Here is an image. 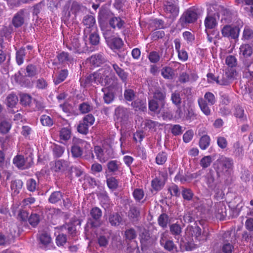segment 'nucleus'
<instances>
[{"instance_id":"f257e3e1","label":"nucleus","mask_w":253,"mask_h":253,"mask_svg":"<svg viewBox=\"0 0 253 253\" xmlns=\"http://www.w3.org/2000/svg\"><path fill=\"white\" fill-rule=\"evenodd\" d=\"M97 84L109 87L117 84V78L110 67L105 66L96 72Z\"/></svg>"},{"instance_id":"f03ea898","label":"nucleus","mask_w":253,"mask_h":253,"mask_svg":"<svg viewBox=\"0 0 253 253\" xmlns=\"http://www.w3.org/2000/svg\"><path fill=\"white\" fill-rule=\"evenodd\" d=\"M220 176V174L212 169L207 170L206 174L203 176V178L209 191L216 193L218 192L220 187L218 179Z\"/></svg>"},{"instance_id":"7ed1b4c3","label":"nucleus","mask_w":253,"mask_h":253,"mask_svg":"<svg viewBox=\"0 0 253 253\" xmlns=\"http://www.w3.org/2000/svg\"><path fill=\"white\" fill-rule=\"evenodd\" d=\"M216 171L220 174L228 175L233 166V160L229 158L221 156L216 161Z\"/></svg>"},{"instance_id":"20e7f679","label":"nucleus","mask_w":253,"mask_h":253,"mask_svg":"<svg viewBox=\"0 0 253 253\" xmlns=\"http://www.w3.org/2000/svg\"><path fill=\"white\" fill-rule=\"evenodd\" d=\"M199 15L197 8L191 7L182 14L179 19V23L183 27L189 24L194 23L198 19Z\"/></svg>"},{"instance_id":"39448f33","label":"nucleus","mask_w":253,"mask_h":253,"mask_svg":"<svg viewBox=\"0 0 253 253\" xmlns=\"http://www.w3.org/2000/svg\"><path fill=\"white\" fill-rule=\"evenodd\" d=\"M236 75L237 72L235 69L228 68L217 76V84L221 85H228L233 81Z\"/></svg>"},{"instance_id":"423d86ee","label":"nucleus","mask_w":253,"mask_h":253,"mask_svg":"<svg viewBox=\"0 0 253 253\" xmlns=\"http://www.w3.org/2000/svg\"><path fill=\"white\" fill-rule=\"evenodd\" d=\"M223 243L222 251L224 253H231L234 249V244L236 238L232 231H227L223 235Z\"/></svg>"},{"instance_id":"0eeeda50","label":"nucleus","mask_w":253,"mask_h":253,"mask_svg":"<svg viewBox=\"0 0 253 253\" xmlns=\"http://www.w3.org/2000/svg\"><path fill=\"white\" fill-rule=\"evenodd\" d=\"M13 164L20 169H26L33 164V158L31 156L25 158L23 155H17L13 159Z\"/></svg>"},{"instance_id":"6e6552de","label":"nucleus","mask_w":253,"mask_h":253,"mask_svg":"<svg viewBox=\"0 0 253 253\" xmlns=\"http://www.w3.org/2000/svg\"><path fill=\"white\" fill-rule=\"evenodd\" d=\"M164 10L166 14L170 18H176L179 13V7L175 0H169L165 1Z\"/></svg>"},{"instance_id":"1a4fd4ad","label":"nucleus","mask_w":253,"mask_h":253,"mask_svg":"<svg viewBox=\"0 0 253 253\" xmlns=\"http://www.w3.org/2000/svg\"><path fill=\"white\" fill-rule=\"evenodd\" d=\"M102 214V211L99 208L94 207L90 210V217L89 218L88 223L91 227H97L101 225L100 219Z\"/></svg>"},{"instance_id":"9d476101","label":"nucleus","mask_w":253,"mask_h":253,"mask_svg":"<svg viewBox=\"0 0 253 253\" xmlns=\"http://www.w3.org/2000/svg\"><path fill=\"white\" fill-rule=\"evenodd\" d=\"M239 33L240 29L237 26L225 25L221 30V33L223 37L231 39H238Z\"/></svg>"},{"instance_id":"9b49d317","label":"nucleus","mask_w":253,"mask_h":253,"mask_svg":"<svg viewBox=\"0 0 253 253\" xmlns=\"http://www.w3.org/2000/svg\"><path fill=\"white\" fill-rule=\"evenodd\" d=\"M83 23L85 26L84 30V35L86 38L87 36L88 33H89L91 30L93 31L97 30L95 18L91 15H85L84 17Z\"/></svg>"},{"instance_id":"f8f14e48","label":"nucleus","mask_w":253,"mask_h":253,"mask_svg":"<svg viewBox=\"0 0 253 253\" xmlns=\"http://www.w3.org/2000/svg\"><path fill=\"white\" fill-rule=\"evenodd\" d=\"M147 57L150 62L153 64L157 63L160 60L162 61L167 58L166 50L165 52L164 48H161L159 51H152L149 53Z\"/></svg>"},{"instance_id":"ddd939ff","label":"nucleus","mask_w":253,"mask_h":253,"mask_svg":"<svg viewBox=\"0 0 253 253\" xmlns=\"http://www.w3.org/2000/svg\"><path fill=\"white\" fill-rule=\"evenodd\" d=\"M160 243L164 249L169 252L176 249V246L172 240L169 238V234L167 232L162 233L161 235Z\"/></svg>"},{"instance_id":"4468645a","label":"nucleus","mask_w":253,"mask_h":253,"mask_svg":"<svg viewBox=\"0 0 253 253\" xmlns=\"http://www.w3.org/2000/svg\"><path fill=\"white\" fill-rule=\"evenodd\" d=\"M109 25L114 30H122L125 28L126 22L125 17L115 16L110 20Z\"/></svg>"},{"instance_id":"2eb2a0df","label":"nucleus","mask_w":253,"mask_h":253,"mask_svg":"<svg viewBox=\"0 0 253 253\" xmlns=\"http://www.w3.org/2000/svg\"><path fill=\"white\" fill-rule=\"evenodd\" d=\"M166 91L160 88L156 89L153 93V99L158 101L162 108L166 104Z\"/></svg>"},{"instance_id":"dca6fc26","label":"nucleus","mask_w":253,"mask_h":253,"mask_svg":"<svg viewBox=\"0 0 253 253\" xmlns=\"http://www.w3.org/2000/svg\"><path fill=\"white\" fill-rule=\"evenodd\" d=\"M214 214L216 218L222 220L226 216V208L224 203L219 202L215 205Z\"/></svg>"},{"instance_id":"f3484780","label":"nucleus","mask_w":253,"mask_h":253,"mask_svg":"<svg viewBox=\"0 0 253 253\" xmlns=\"http://www.w3.org/2000/svg\"><path fill=\"white\" fill-rule=\"evenodd\" d=\"M111 65L113 70L122 82L126 84L127 81L128 73L115 63H112Z\"/></svg>"},{"instance_id":"a211bd4d","label":"nucleus","mask_w":253,"mask_h":253,"mask_svg":"<svg viewBox=\"0 0 253 253\" xmlns=\"http://www.w3.org/2000/svg\"><path fill=\"white\" fill-rule=\"evenodd\" d=\"M25 17V11L24 9L20 10L16 13L12 19V24L15 28L21 27L24 23Z\"/></svg>"},{"instance_id":"6ab92c4d","label":"nucleus","mask_w":253,"mask_h":253,"mask_svg":"<svg viewBox=\"0 0 253 253\" xmlns=\"http://www.w3.org/2000/svg\"><path fill=\"white\" fill-rule=\"evenodd\" d=\"M69 164V162L67 161L58 160L55 162L53 169L56 172L62 173L68 169Z\"/></svg>"},{"instance_id":"aec40b11","label":"nucleus","mask_w":253,"mask_h":253,"mask_svg":"<svg viewBox=\"0 0 253 253\" xmlns=\"http://www.w3.org/2000/svg\"><path fill=\"white\" fill-rule=\"evenodd\" d=\"M113 16L114 14L110 10L105 8L101 9L98 13V21L100 23H103L108 21L109 23L110 20Z\"/></svg>"},{"instance_id":"412c9836","label":"nucleus","mask_w":253,"mask_h":253,"mask_svg":"<svg viewBox=\"0 0 253 253\" xmlns=\"http://www.w3.org/2000/svg\"><path fill=\"white\" fill-rule=\"evenodd\" d=\"M40 247L44 249H46L50 246L51 243V238L47 233H42L40 235L39 237Z\"/></svg>"},{"instance_id":"4be33fe9","label":"nucleus","mask_w":253,"mask_h":253,"mask_svg":"<svg viewBox=\"0 0 253 253\" xmlns=\"http://www.w3.org/2000/svg\"><path fill=\"white\" fill-rule=\"evenodd\" d=\"M165 184V181L162 176L156 177L151 181V186L156 191L161 190Z\"/></svg>"},{"instance_id":"5701e85b","label":"nucleus","mask_w":253,"mask_h":253,"mask_svg":"<svg viewBox=\"0 0 253 253\" xmlns=\"http://www.w3.org/2000/svg\"><path fill=\"white\" fill-rule=\"evenodd\" d=\"M80 81L81 85L84 87L92 85L93 84H97L96 72L88 75L85 79H81Z\"/></svg>"},{"instance_id":"b1692460","label":"nucleus","mask_w":253,"mask_h":253,"mask_svg":"<svg viewBox=\"0 0 253 253\" xmlns=\"http://www.w3.org/2000/svg\"><path fill=\"white\" fill-rule=\"evenodd\" d=\"M107 43L112 49H119L123 45L122 40L116 36L107 42Z\"/></svg>"},{"instance_id":"393cba45","label":"nucleus","mask_w":253,"mask_h":253,"mask_svg":"<svg viewBox=\"0 0 253 253\" xmlns=\"http://www.w3.org/2000/svg\"><path fill=\"white\" fill-rule=\"evenodd\" d=\"M108 221L112 226H118L122 223L123 218L119 213H112L109 215Z\"/></svg>"},{"instance_id":"a878e982","label":"nucleus","mask_w":253,"mask_h":253,"mask_svg":"<svg viewBox=\"0 0 253 253\" xmlns=\"http://www.w3.org/2000/svg\"><path fill=\"white\" fill-rule=\"evenodd\" d=\"M57 58L60 63L71 64L73 63L74 58L71 55L66 52H62L58 54Z\"/></svg>"},{"instance_id":"bb28decb","label":"nucleus","mask_w":253,"mask_h":253,"mask_svg":"<svg viewBox=\"0 0 253 253\" xmlns=\"http://www.w3.org/2000/svg\"><path fill=\"white\" fill-rule=\"evenodd\" d=\"M68 75V71L67 69L61 70L55 77H53V81L55 85H58L63 82Z\"/></svg>"},{"instance_id":"cd10ccee","label":"nucleus","mask_w":253,"mask_h":253,"mask_svg":"<svg viewBox=\"0 0 253 253\" xmlns=\"http://www.w3.org/2000/svg\"><path fill=\"white\" fill-rule=\"evenodd\" d=\"M107 166L109 172L115 173L121 171V163L117 160L109 161Z\"/></svg>"},{"instance_id":"c85d7f7f","label":"nucleus","mask_w":253,"mask_h":253,"mask_svg":"<svg viewBox=\"0 0 253 253\" xmlns=\"http://www.w3.org/2000/svg\"><path fill=\"white\" fill-rule=\"evenodd\" d=\"M105 61V58L102 54H95L90 57L89 62L94 67L99 66Z\"/></svg>"},{"instance_id":"c756f323","label":"nucleus","mask_w":253,"mask_h":253,"mask_svg":"<svg viewBox=\"0 0 253 253\" xmlns=\"http://www.w3.org/2000/svg\"><path fill=\"white\" fill-rule=\"evenodd\" d=\"M131 106L135 109L136 111L141 110L144 111L146 110V103L140 99H135L131 102Z\"/></svg>"},{"instance_id":"7c9ffc66","label":"nucleus","mask_w":253,"mask_h":253,"mask_svg":"<svg viewBox=\"0 0 253 253\" xmlns=\"http://www.w3.org/2000/svg\"><path fill=\"white\" fill-rule=\"evenodd\" d=\"M205 26L206 30L213 29L217 25V21L214 17L211 15H208L205 19Z\"/></svg>"},{"instance_id":"2f4dec72","label":"nucleus","mask_w":253,"mask_h":253,"mask_svg":"<svg viewBox=\"0 0 253 253\" xmlns=\"http://www.w3.org/2000/svg\"><path fill=\"white\" fill-rule=\"evenodd\" d=\"M198 103L202 112L206 116H210L211 114V110L209 105L206 102L203 98L201 97L198 99Z\"/></svg>"},{"instance_id":"473e14b6","label":"nucleus","mask_w":253,"mask_h":253,"mask_svg":"<svg viewBox=\"0 0 253 253\" xmlns=\"http://www.w3.org/2000/svg\"><path fill=\"white\" fill-rule=\"evenodd\" d=\"M68 48L70 50H73L74 53H80L82 51L81 44L78 38H73L71 40V42Z\"/></svg>"},{"instance_id":"72a5a7b5","label":"nucleus","mask_w":253,"mask_h":253,"mask_svg":"<svg viewBox=\"0 0 253 253\" xmlns=\"http://www.w3.org/2000/svg\"><path fill=\"white\" fill-rule=\"evenodd\" d=\"M253 53V48L249 44H244L240 47V54L243 55L244 57H248L251 56Z\"/></svg>"},{"instance_id":"f704fd0d","label":"nucleus","mask_w":253,"mask_h":253,"mask_svg":"<svg viewBox=\"0 0 253 253\" xmlns=\"http://www.w3.org/2000/svg\"><path fill=\"white\" fill-rule=\"evenodd\" d=\"M142 125L144 126V129L151 131H155L156 127L158 126V123L151 120L144 121Z\"/></svg>"},{"instance_id":"c9c22d12","label":"nucleus","mask_w":253,"mask_h":253,"mask_svg":"<svg viewBox=\"0 0 253 253\" xmlns=\"http://www.w3.org/2000/svg\"><path fill=\"white\" fill-rule=\"evenodd\" d=\"M87 35H89V42L92 45H96L99 43L100 37L97 30H91Z\"/></svg>"},{"instance_id":"e433bc0d","label":"nucleus","mask_w":253,"mask_h":253,"mask_svg":"<svg viewBox=\"0 0 253 253\" xmlns=\"http://www.w3.org/2000/svg\"><path fill=\"white\" fill-rule=\"evenodd\" d=\"M102 91L104 92L103 99L105 103L106 104L111 103L114 99V93L108 88H102Z\"/></svg>"},{"instance_id":"4c0bfd02","label":"nucleus","mask_w":253,"mask_h":253,"mask_svg":"<svg viewBox=\"0 0 253 253\" xmlns=\"http://www.w3.org/2000/svg\"><path fill=\"white\" fill-rule=\"evenodd\" d=\"M22 186L23 182L21 180L16 179L12 181L11 183V189L13 194L14 195L18 194Z\"/></svg>"},{"instance_id":"58836bf2","label":"nucleus","mask_w":253,"mask_h":253,"mask_svg":"<svg viewBox=\"0 0 253 253\" xmlns=\"http://www.w3.org/2000/svg\"><path fill=\"white\" fill-rule=\"evenodd\" d=\"M169 230L171 234L174 236L175 238L178 240L179 236L182 232L180 225L177 223L172 224L170 226Z\"/></svg>"},{"instance_id":"ea45409f","label":"nucleus","mask_w":253,"mask_h":253,"mask_svg":"<svg viewBox=\"0 0 253 253\" xmlns=\"http://www.w3.org/2000/svg\"><path fill=\"white\" fill-rule=\"evenodd\" d=\"M233 155L239 158H242L244 155L243 146L238 141L235 142L233 145Z\"/></svg>"},{"instance_id":"a19ab883","label":"nucleus","mask_w":253,"mask_h":253,"mask_svg":"<svg viewBox=\"0 0 253 253\" xmlns=\"http://www.w3.org/2000/svg\"><path fill=\"white\" fill-rule=\"evenodd\" d=\"M115 114L118 118L125 119L128 116V111L126 108L119 106L116 108Z\"/></svg>"},{"instance_id":"79ce46f5","label":"nucleus","mask_w":253,"mask_h":253,"mask_svg":"<svg viewBox=\"0 0 253 253\" xmlns=\"http://www.w3.org/2000/svg\"><path fill=\"white\" fill-rule=\"evenodd\" d=\"M210 137L208 135H204L200 139L199 147L202 150H206L210 146Z\"/></svg>"},{"instance_id":"37998d69","label":"nucleus","mask_w":253,"mask_h":253,"mask_svg":"<svg viewBox=\"0 0 253 253\" xmlns=\"http://www.w3.org/2000/svg\"><path fill=\"white\" fill-rule=\"evenodd\" d=\"M27 52L25 48H20L16 51V60L18 65H21L23 63L24 59Z\"/></svg>"},{"instance_id":"c03bdc74","label":"nucleus","mask_w":253,"mask_h":253,"mask_svg":"<svg viewBox=\"0 0 253 253\" xmlns=\"http://www.w3.org/2000/svg\"><path fill=\"white\" fill-rule=\"evenodd\" d=\"M234 114L236 118H239L241 121L247 120V116L245 114L244 110L239 105H237L235 107Z\"/></svg>"},{"instance_id":"a18cd8bd","label":"nucleus","mask_w":253,"mask_h":253,"mask_svg":"<svg viewBox=\"0 0 253 253\" xmlns=\"http://www.w3.org/2000/svg\"><path fill=\"white\" fill-rule=\"evenodd\" d=\"M63 199L62 193L60 191L52 192L48 198V201L51 204H55Z\"/></svg>"},{"instance_id":"49530a36","label":"nucleus","mask_w":253,"mask_h":253,"mask_svg":"<svg viewBox=\"0 0 253 253\" xmlns=\"http://www.w3.org/2000/svg\"><path fill=\"white\" fill-rule=\"evenodd\" d=\"M39 70L37 67L33 64L28 65L26 67V76L28 77H33L37 75Z\"/></svg>"},{"instance_id":"de8ad7c7","label":"nucleus","mask_w":253,"mask_h":253,"mask_svg":"<svg viewBox=\"0 0 253 253\" xmlns=\"http://www.w3.org/2000/svg\"><path fill=\"white\" fill-rule=\"evenodd\" d=\"M162 76L166 79H172L174 76L173 70L169 67L163 68L161 70Z\"/></svg>"},{"instance_id":"09e8293b","label":"nucleus","mask_w":253,"mask_h":253,"mask_svg":"<svg viewBox=\"0 0 253 253\" xmlns=\"http://www.w3.org/2000/svg\"><path fill=\"white\" fill-rule=\"evenodd\" d=\"M243 77L251 80L253 78V63L246 66L243 72Z\"/></svg>"},{"instance_id":"8fccbe9b","label":"nucleus","mask_w":253,"mask_h":253,"mask_svg":"<svg viewBox=\"0 0 253 253\" xmlns=\"http://www.w3.org/2000/svg\"><path fill=\"white\" fill-rule=\"evenodd\" d=\"M137 237V233L133 228H129L125 232V238L126 241H132Z\"/></svg>"},{"instance_id":"3c124183","label":"nucleus","mask_w":253,"mask_h":253,"mask_svg":"<svg viewBox=\"0 0 253 253\" xmlns=\"http://www.w3.org/2000/svg\"><path fill=\"white\" fill-rule=\"evenodd\" d=\"M124 97L127 101H132L136 97V92L131 89H126L124 91Z\"/></svg>"},{"instance_id":"603ef678","label":"nucleus","mask_w":253,"mask_h":253,"mask_svg":"<svg viewBox=\"0 0 253 253\" xmlns=\"http://www.w3.org/2000/svg\"><path fill=\"white\" fill-rule=\"evenodd\" d=\"M181 194L183 198L186 201H191L194 196L192 191L189 188L182 187Z\"/></svg>"},{"instance_id":"864d4df0","label":"nucleus","mask_w":253,"mask_h":253,"mask_svg":"<svg viewBox=\"0 0 253 253\" xmlns=\"http://www.w3.org/2000/svg\"><path fill=\"white\" fill-rule=\"evenodd\" d=\"M203 99L210 106L214 105L216 101L214 95L211 92H207Z\"/></svg>"},{"instance_id":"5fc2aeb1","label":"nucleus","mask_w":253,"mask_h":253,"mask_svg":"<svg viewBox=\"0 0 253 253\" xmlns=\"http://www.w3.org/2000/svg\"><path fill=\"white\" fill-rule=\"evenodd\" d=\"M17 96L14 94H9L6 98V104L9 107H13L18 102Z\"/></svg>"},{"instance_id":"6e6d98bb","label":"nucleus","mask_w":253,"mask_h":253,"mask_svg":"<svg viewBox=\"0 0 253 253\" xmlns=\"http://www.w3.org/2000/svg\"><path fill=\"white\" fill-rule=\"evenodd\" d=\"M168 159V155L165 152H161L158 154L156 157V162L158 165H163Z\"/></svg>"},{"instance_id":"4d7b16f0","label":"nucleus","mask_w":253,"mask_h":253,"mask_svg":"<svg viewBox=\"0 0 253 253\" xmlns=\"http://www.w3.org/2000/svg\"><path fill=\"white\" fill-rule=\"evenodd\" d=\"M106 182L108 187L113 190H116L118 187V180L114 177L107 178Z\"/></svg>"},{"instance_id":"13d9d810","label":"nucleus","mask_w":253,"mask_h":253,"mask_svg":"<svg viewBox=\"0 0 253 253\" xmlns=\"http://www.w3.org/2000/svg\"><path fill=\"white\" fill-rule=\"evenodd\" d=\"M40 215L37 213H32L28 218L29 224L33 227H36L40 222Z\"/></svg>"},{"instance_id":"bf43d9fd","label":"nucleus","mask_w":253,"mask_h":253,"mask_svg":"<svg viewBox=\"0 0 253 253\" xmlns=\"http://www.w3.org/2000/svg\"><path fill=\"white\" fill-rule=\"evenodd\" d=\"M10 128L11 124L8 121L3 120L0 123V132L1 133H7Z\"/></svg>"},{"instance_id":"052dcab7","label":"nucleus","mask_w":253,"mask_h":253,"mask_svg":"<svg viewBox=\"0 0 253 253\" xmlns=\"http://www.w3.org/2000/svg\"><path fill=\"white\" fill-rule=\"evenodd\" d=\"M59 136L61 139L67 141L71 137V130L67 127L62 128L60 131Z\"/></svg>"},{"instance_id":"680f3d73","label":"nucleus","mask_w":253,"mask_h":253,"mask_svg":"<svg viewBox=\"0 0 253 253\" xmlns=\"http://www.w3.org/2000/svg\"><path fill=\"white\" fill-rule=\"evenodd\" d=\"M170 100L172 103L176 106H180L181 103V98L178 92L174 91L171 95Z\"/></svg>"},{"instance_id":"e2e57ef3","label":"nucleus","mask_w":253,"mask_h":253,"mask_svg":"<svg viewBox=\"0 0 253 253\" xmlns=\"http://www.w3.org/2000/svg\"><path fill=\"white\" fill-rule=\"evenodd\" d=\"M103 37H104L106 42L115 37L114 31L109 28H105L102 30Z\"/></svg>"},{"instance_id":"0e129e2a","label":"nucleus","mask_w":253,"mask_h":253,"mask_svg":"<svg viewBox=\"0 0 253 253\" xmlns=\"http://www.w3.org/2000/svg\"><path fill=\"white\" fill-rule=\"evenodd\" d=\"M92 106L87 102H83L79 106V109L82 114L88 113L92 110Z\"/></svg>"},{"instance_id":"69168bd1","label":"nucleus","mask_w":253,"mask_h":253,"mask_svg":"<svg viewBox=\"0 0 253 253\" xmlns=\"http://www.w3.org/2000/svg\"><path fill=\"white\" fill-rule=\"evenodd\" d=\"M168 191L170 193L171 196H180V190L178 186L175 184L172 183L169 187Z\"/></svg>"},{"instance_id":"338daca9","label":"nucleus","mask_w":253,"mask_h":253,"mask_svg":"<svg viewBox=\"0 0 253 253\" xmlns=\"http://www.w3.org/2000/svg\"><path fill=\"white\" fill-rule=\"evenodd\" d=\"M72 155L74 158H79L83 154V150L77 145H74L71 149Z\"/></svg>"},{"instance_id":"774afa93","label":"nucleus","mask_w":253,"mask_h":253,"mask_svg":"<svg viewBox=\"0 0 253 253\" xmlns=\"http://www.w3.org/2000/svg\"><path fill=\"white\" fill-rule=\"evenodd\" d=\"M253 38V31L249 27L246 26L243 34V39L245 40H250Z\"/></svg>"}]
</instances>
